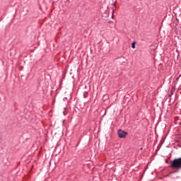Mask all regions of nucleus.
<instances>
[{
    "label": "nucleus",
    "mask_w": 181,
    "mask_h": 181,
    "mask_svg": "<svg viewBox=\"0 0 181 181\" xmlns=\"http://www.w3.org/2000/svg\"><path fill=\"white\" fill-rule=\"evenodd\" d=\"M83 97H84V98H86V97H87V93L83 94Z\"/></svg>",
    "instance_id": "20e7f679"
},
{
    "label": "nucleus",
    "mask_w": 181,
    "mask_h": 181,
    "mask_svg": "<svg viewBox=\"0 0 181 181\" xmlns=\"http://www.w3.org/2000/svg\"><path fill=\"white\" fill-rule=\"evenodd\" d=\"M119 138H126L127 135H128V132L123 131L122 129H119L117 132Z\"/></svg>",
    "instance_id": "f03ea898"
},
{
    "label": "nucleus",
    "mask_w": 181,
    "mask_h": 181,
    "mask_svg": "<svg viewBox=\"0 0 181 181\" xmlns=\"http://www.w3.org/2000/svg\"><path fill=\"white\" fill-rule=\"evenodd\" d=\"M135 45H136V42H132V49H135Z\"/></svg>",
    "instance_id": "7ed1b4c3"
},
{
    "label": "nucleus",
    "mask_w": 181,
    "mask_h": 181,
    "mask_svg": "<svg viewBox=\"0 0 181 181\" xmlns=\"http://www.w3.org/2000/svg\"><path fill=\"white\" fill-rule=\"evenodd\" d=\"M170 168H173V169H180L181 168V158L174 159L170 165Z\"/></svg>",
    "instance_id": "f257e3e1"
}]
</instances>
